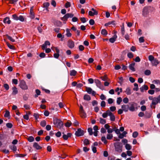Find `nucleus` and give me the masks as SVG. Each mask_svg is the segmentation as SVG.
<instances>
[{"label": "nucleus", "mask_w": 160, "mask_h": 160, "mask_svg": "<svg viewBox=\"0 0 160 160\" xmlns=\"http://www.w3.org/2000/svg\"><path fill=\"white\" fill-rule=\"evenodd\" d=\"M110 111L109 110H107L106 112H104L102 114V117L104 118H105L107 116L109 115L110 112Z\"/></svg>", "instance_id": "a211bd4d"}, {"label": "nucleus", "mask_w": 160, "mask_h": 160, "mask_svg": "<svg viewBox=\"0 0 160 160\" xmlns=\"http://www.w3.org/2000/svg\"><path fill=\"white\" fill-rule=\"evenodd\" d=\"M33 147L37 150L41 149L42 148L36 142H35L33 144Z\"/></svg>", "instance_id": "ddd939ff"}, {"label": "nucleus", "mask_w": 160, "mask_h": 160, "mask_svg": "<svg viewBox=\"0 0 160 160\" xmlns=\"http://www.w3.org/2000/svg\"><path fill=\"white\" fill-rule=\"evenodd\" d=\"M115 150L116 151L120 152L122 151V146L119 142H115L114 143Z\"/></svg>", "instance_id": "f257e3e1"}, {"label": "nucleus", "mask_w": 160, "mask_h": 160, "mask_svg": "<svg viewBox=\"0 0 160 160\" xmlns=\"http://www.w3.org/2000/svg\"><path fill=\"white\" fill-rule=\"evenodd\" d=\"M95 82L96 83V86L100 89H102L103 85L101 82L98 79H95Z\"/></svg>", "instance_id": "0eeeda50"}, {"label": "nucleus", "mask_w": 160, "mask_h": 160, "mask_svg": "<svg viewBox=\"0 0 160 160\" xmlns=\"http://www.w3.org/2000/svg\"><path fill=\"white\" fill-rule=\"evenodd\" d=\"M36 93L37 94L36 95L35 94L34 95V97L35 98H37L38 97V95H40L41 92L39 90L36 89Z\"/></svg>", "instance_id": "f704fd0d"}, {"label": "nucleus", "mask_w": 160, "mask_h": 160, "mask_svg": "<svg viewBox=\"0 0 160 160\" xmlns=\"http://www.w3.org/2000/svg\"><path fill=\"white\" fill-rule=\"evenodd\" d=\"M46 124V121L43 120L40 123L42 127H44Z\"/></svg>", "instance_id": "79ce46f5"}, {"label": "nucleus", "mask_w": 160, "mask_h": 160, "mask_svg": "<svg viewBox=\"0 0 160 160\" xmlns=\"http://www.w3.org/2000/svg\"><path fill=\"white\" fill-rule=\"evenodd\" d=\"M101 78L103 81H108V78L106 75H105L103 77H101Z\"/></svg>", "instance_id": "e433bc0d"}, {"label": "nucleus", "mask_w": 160, "mask_h": 160, "mask_svg": "<svg viewBox=\"0 0 160 160\" xmlns=\"http://www.w3.org/2000/svg\"><path fill=\"white\" fill-rule=\"evenodd\" d=\"M68 18V15L67 14H66L61 18V20L64 21H66Z\"/></svg>", "instance_id": "bb28decb"}, {"label": "nucleus", "mask_w": 160, "mask_h": 160, "mask_svg": "<svg viewBox=\"0 0 160 160\" xmlns=\"http://www.w3.org/2000/svg\"><path fill=\"white\" fill-rule=\"evenodd\" d=\"M92 11H92H90L88 12L89 15L90 16H93L94 15H97L98 14V12L97 11H96L95 9L93 8H92L91 9Z\"/></svg>", "instance_id": "1a4fd4ad"}, {"label": "nucleus", "mask_w": 160, "mask_h": 160, "mask_svg": "<svg viewBox=\"0 0 160 160\" xmlns=\"http://www.w3.org/2000/svg\"><path fill=\"white\" fill-rule=\"evenodd\" d=\"M28 139L29 142H31L34 141V138L32 136H30L28 138Z\"/></svg>", "instance_id": "37998d69"}, {"label": "nucleus", "mask_w": 160, "mask_h": 160, "mask_svg": "<svg viewBox=\"0 0 160 160\" xmlns=\"http://www.w3.org/2000/svg\"><path fill=\"white\" fill-rule=\"evenodd\" d=\"M10 148L13 151H16L17 150V147L15 146H10Z\"/></svg>", "instance_id": "473e14b6"}, {"label": "nucleus", "mask_w": 160, "mask_h": 160, "mask_svg": "<svg viewBox=\"0 0 160 160\" xmlns=\"http://www.w3.org/2000/svg\"><path fill=\"white\" fill-rule=\"evenodd\" d=\"M159 102V101L158 98H154L152 100V105H155L157 104Z\"/></svg>", "instance_id": "2eb2a0df"}, {"label": "nucleus", "mask_w": 160, "mask_h": 160, "mask_svg": "<svg viewBox=\"0 0 160 160\" xmlns=\"http://www.w3.org/2000/svg\"><path fill=\"white\" fill-rule=\"evenodd\" d=\"M54 124L55 126L58 128H61L63 125L62 122L59 120L54 121Z\"/></svg>", "instance_id": "f03ea898"}, {"label": "nucleus", "mask_w": 160, "mask_h": 160, "mask_svg": "<svg viewBox=\"0 0 160 160\" xmlns=\"http://www.w3.org/2000/svg\"><path fill=\"white\" fill-rule=\"evenodd\" d=\"M124 92L128 95H130L131 94L132 92L131 91V89L129 87H127Z\"/></svg>", "instance_id": "dca6fc26"}, {"label": "nucleus", "mask_w": 160, "mask_h": 160, "mask_svg": "<svg viewBox=\"0 0 160 160\" xmlns=\"http://www.w3.org/2000/svg\"><path fill=\"white\" fill-rule=\"evenodd\" d=\"M6 126L9 128H11L12 127V125L11 123H8L6 124Z\"/></svg>", "instance_id": "4d7b16f0"}, {"label": "nucleus", "mask_w": 160, "mask_h": 160, "mask_svg": "<svg viewBox=\"0 0 160 160\" xmlns=\"http://www.w3.org/2000/svg\"><path fill=\"white\" fill-rule=\"evenodd\" d=\"M144 74L146 75H149L151 74V72L149 70H147L145 71Z\"/></svg>", "instance_id": "864d4df0"}, {"label": "nucleus", "mask_w": 160, "mask_h": 160, "mask_svg": "<svg viewBox=\"0 0 160 160\" xmlns=\"http://www.w3.org/2000/svg\"><path fill=\"white\" fill-rule=\"evenodd\" d=\"M136 104L134 102H132L130 106L129 107V109L132 112L134 111L135 110V106Z\"/></svg>", "instance_id": "9d476101"}, {"label": "nucleus", "mask_w": 160, "mask_h": 160, "mask_svg": "<svg viewBox=\"0 0 160 160\" xmlns=\"http://www.w3.org/2000/svg\"><path fill=\"white\" fill-rule=\"evenodd\" d=\"M135 64V63L134 62H133L129 65V69L132 71H135V69L134 67Z\"/></svg>", "instance_id": "4468645a"}, {"label": "nucleus", "mask_w": 160, "mask_h": 160, "mask_svg": "<svg viewBox=\"0 0 160 160\" xmlns=\"http://www.w3.org/2000/svg\"><path fill=\"white\" fill-rule=\"evenodd\" d=\"M86 91L89 94H92L93 96H95L96 94V92L94 91H93L91 88L89 87H86Z\"/></svg>", "instance_id": "6e6552de"}, {"label": "nucleus", "mask_w": 160, "mask_h": 160, "mask_svg": "<svg viewBox=\"0 0 160 160\" xmlns=\"http://www.w3.org/2000/svg\"><path fill=\"white\" fill-rule=\"evenodd\" d=\"M110 111L113 112L116 110V108L115 106H112L110 108Z\"/></svg>", "instance_id": "6e6d98bb"}, {"label": "nucleus", "mask_w": 160, "mask_h": 160, "mask_svg": "<svg viewBox=\"0 0 160 160\" xmlns=\"http://www.w3.org/2000/svg\"><path fill=\"white\" fill-rule=\"evenodd\" d=\"M129 99L127 97L124 98L123 99V101L125 103H127L128 102Z\"/></svg>", "instance_id": "de8ad7c7"}, {"label": "nucleus", "mask_w": 160, "mask_h": 160, "mask_svg": "<svg viewBox=\"0 0 160 160\" xmlns=\"http://www.w3.org/2000/svg\"><path fill=\"white\" fill-rule=\"evenodd\" d=\"M88 131L90 135H91L93 134L92 128H88Z\"/></svg>", "instance_id": "3c124183"}, {"label": "nucleus", "mask_w": 160, "mask_h": 160, "mask_svg": "<svg viewBox=\"0 0 160 160\" xmlns=\"http://www.w3.org/2000/svg\"><path fill=\"white\" fill-rule=\"evenodd\" d=\"M101 140L105 144H106L107 143V141L106 139V137L104 136L102 137L101 138Z\"/></svg>", "instance_id": "72a5a7b5"}, {"label": "nucleus", "mask_w": 160, "mask_h": 160, "mask_svg": "<svg viewBox=\"0 0 160 160\" xmlns=\"http://www.w3.org/2000/svg\"><path fill=\"white\" fill-rule=\"evenodd\" d=\"M134 85L135 88H133V90L134 91H138V84L136 83H134Z\"/></svg>", "instance_id": "a19ab883"}, {"label": "nucleus", "mask_w": 160, "mask_h": 160, "mask_svg": "<svg viewBox=\"0 0 160 160\" xmlns=\"http://www.w3.org/2000/svg\"><path fill=\"white\" fill-rule=\"evenodd\" d=\"M12 18L15 20H18V16L16 14H14L12 15Z\"/></svg>", "instance_id": "13d9d810"}, {"label": "nucleus", "mask_w": 160, "mask_h": 160, "mask_svg": "<svg viewBox=\"0 0 160 160\" xmlns=\"http://www.w3.org/2000/svg\"><path fill=\"white\" fill-rule=\"evenodd\" d=\"M117 38V35H115L113 36V37L109 39V41L110 42L113 43L115 41Z\"/></svg>", "instance_id": "5701e85b"}, {"label": "nucleus", "mask_w": 160, "mask_h": 160, "mask_svg": "<svg viewBox=\"0 0 160 160\" xmlns=\"http://www.w3.org/2000/svg\"><path fill=\"white\" fill-rule=\"evenodd\" d=\"M121 32L122 36H124L125 33V30L124 28V24L121 28Z\"/></svg>", "instance_id": "c85d7f7f"}, {"label": "nucleus", "mask_w": 160, "mask_h": 160, "mask_svg": "<svg viewBox=\"0 0 160 160\" xmlns=\"http://www.w3.org/2000/svg\"><path fill=\"white\" fill-rule=\"evenodd\" d=\"M127 55L128 57L130 58H132L133 57V55L132 53L131 52H128Z\"/></svg>", "instance_id": "49530a36"}, {"label": "nucleus", "mask_w": 160, "mask_h": 160, "mask_svg": "<svg viewBox=\"0 0 160 160\" xmlns=\"http://www.w3.org/2000/svg\"><path fill=\"white\" fill-rule=\"evenodd\" d=\"M83 98L85 100L89 101L91 100V98L89 95L85 94L84 95Z\"/></svg>", "instance_id": "a878e982"}, {"label": "nucleus", "mask_w": 160, "mask_h": 160, "mask_svg": "<svg viewBox=\"0 0 160 160\" xmlns=\"http://www.w3.org/2000/svg\"><path fill=\"white\" fill-rule=\"evenodd\" d=\"M46 54L43 52H42L39 54V56L41 58H44L45 57Z\"/></svg>", "instance_id": "774afa93"}, {"label": "nucleus", "mask_w": 160, "mask_h": 160, "mask_svg": "<svg viewBox=\"0 0 160 160\" xmlns=\"http://www.w3.org/2000/svg\"><path fill=\"white\" fill-rule=\"evenodd\" d=\"M79 114L82 118H85L86 117V114L83 109L82 106L81 105L79 110Z\"/></svg>", "instance_id": "7ed1b4c3"}, {"label": "nucleus", "mask_w": 160, "mask_h": 160, "mask_svg": "<svg viewBox=\"0 0 160 160\" xmlns=\"http://www.w3.org/2000/svg\"><path fill=\"white\" fill-rule=\"evenodd\" d=\"M8 38L10 40V41L12 42H15V40L13 38H12L11 37L9 36L8 35L7 36Z\"/></svg>", "instance_id": "bf43d9fd"}, {"label": "nucleus", "mask_w": 160, "mask_h": 160, "mask_svg": "<svg viewBox=\"0 0 160 160\" xmlns=\"http://www.w3.org/2000/svg\"><path fill=\"white\" fill-rule=\"evenodd\" d=\"M101 34L104 35H106L107 34V32L106 30L103 29L101 31Z\"/></svg>", "instance_id": "58836bf2"}, {"label": "nucleus", "mask_w": 160, "mask_h": 160, "mask_svg": "<svg viewBox=\"0 0 160 160\" xmlns=\"http://www.w3.org/2000/svg\"><path fill=\"white\" fill-rule=\"evenodd\" d=\"M3 22L5 23H7L8 24L11 23V21L10 20L9 18L7 17L4 18L3 20Z\"/></svg>", "instance_id": "aec40b11"}, {"label": "nucleus", "mask_w": 160, "mask_h": 160, "mask_svg": "<svg viewBox=\"0 0 160 160\" xmlns=\"http://www.w3.org/2000/svg\"><path fill=\"white\" fill-rule=\"evenodd\" d=\"M18 20L21 22H23L24 20V18L23 16L22 15H20L19 16H18Z\"/></svg>", "instance_id": "cd10ccee"}, {"label": "nucleus", "mask_w": 160, "mask_h": 160, "mask_svg": "<svg viewBox=\"0 0 160 160\" xmlns=\"http://www.w3.org/2000/svg\"><path fill=\"white\" fill-rule=\"evenodd\" d=\"M30 17L32 19H33L35 18L34 14L33 12H30Z\"/></svg>", "instance_id": "8fccbe9b"}, {"label": "nucleus", "mask_w": 160, "mask_h": 160, "mask_svg": "<svg viewBox=\"0 0 160 160\" xmlns=\"http://www.w3.org/2000/svg\"><path fill=\"white\" fill-rule=\"evenodd\" d=\"M63 134L62 137L65 140H67L68 138L70 137L71 136L72 134L71 133H68L67 134V135L64 134V133H62Z\"/></svg>", "instance_id": "6ab92c4d"}, {"label": "nucleus", "mask_w": 160, "mask_h": 160, "mask_svg": "<svg viewBox=\"0 0 160 160\" xmlns=\"http://www.w3.org/2000/svg\"><path fill=\"white\" fill-rule=\"evenodd\" d=\"M113 138V135L112 134H108L107 135V138L108 140L111 139Z\"/></svg>", "instance_id": "4c0bfd02"}, {"label": "nucleus", "mask_w": 160, "mask_h": 160, "mask_svg": "<svg viewBox=\"0 0 160 160\" xmlns=\"http://www.w3.org/2000/svg\"><path fill=\"white\" fill-rule=\"evenodd\" d=\"M100 123L102 124H104L106 123V121L105 119L102 118H100Z\"/></svg>", "instance_id": "2f4dec72"}, {"label": "nucleus", "mask_w": 160, "mask_h": 160, "mask_svg": "<svg viewBox=\"0 0 160 160\" xmlns=\"http://www.w3.org/2000/svg\"><path fill=\"white\" fill-rule=\"evenodd\" d=\"M125 148L127 150H129L131 148V146L128 144H126L125 146Z\"/></svg>", "instance_id": "ea45409f"}, {"label": "nucleus", "mask_w": 160, "mask_h": 160, "mask_svg": "<svg viewBox=\"0 0 160 160\" xmlns=\"http://www.w3.org/2000/svg\"><path fill=\"white\" fill-rule=\"evenodd\" d=\"M109 116L110 117V119L111 121H115V116L111 112H110Z\"/></svg>", "instance_id": "393cba45"}, {"label": "nucleus", "mask_w": 160, "mask_h": 160, "mask_svg": "<svg viewBox=\"0 0 160 160\" xmlns=\"http://www.w3.org/2000/svg\"><path fill=\"white\" fill-rule=\"evenodd\" d=\"M139 41L140 42L142 43L144 41V37H142L139 38Z\"/></svg>", "instance_id": "680f3d73"}, {"label": "nucleus", "mask_w": 160, "mask_h": 160, "mask_svg": "<svg viewBox=\"0 0 160 160\" xmlns=\"http://www.w3.org/2000/svg\"><path fill=\"white\" fill-rule=\"evenodd\" d=\"M3 87L6 89V90H8L9 88V85L7 84H5L3 85Z\"/></svg>", "instance_id": "e2e57ef3"}, {"label": "nucleus", "mask_w": 160, "mask_h": 160, "mask_svg": "<svg viewBox=\"0 0 160 160\" xmlns=\"http://www.w3.org/2000/svg\"><path fill=\"white\" fill-rule=\"evenodd\" d=\"M12 94L13 95H15L18 93V91L17 88L15 87H13L12 88Z\"/></svg>", "instance_id": "4be33fe9"}, {"label": "nucleus", "mask_w": 160, "mask_h": 160, "mask_svg": "<svg viewBox=\"0 0 160 160\" xmlns=\"http://www.w3.org/2000/svg\"><path fill=\"white\" fill-rule=\"evenodd\" d=\"M77 73V72L75 70H72L70 71V75L71 76H75Z\"/></svg>", "instance_id": "c756f323"}, {"label": "nucleus", "mask_w": 160, "mask_h": 160, "mask_svg": "<svg viewBox=\"0 0 160 160\" xmlns=\"http://www.w3.org/2000/svg\"><path fill=\"white\" fill-rule=\"evenodd\" d=\"M108 102L109 104H112L113 102V100L111 98H109L108 100Z\"/></svg>", "instance_id": "052dcab7"}, {"label": "nucleus", "mask_w": 160, "mask_h": 160, "mask_svg": "<svg viewBox=\"0 0 160 160\" xmlns=\"http://www.w3.org/2000/svg\"><path fill=\"white\" fill-rule=\"evenodd\" d=\"M148 59L149 61L152 62L155 58L152 55H149L148 57Z\"/></svg>", "instance_id": "5fc2aeb1"}, {"label": "nucleus", "mask_w": 160, "mask_h": 160, "mask_svg": "<svg viewBox=\"0 0 160 160\" xmlns=\"http://www.w3.org/2000/svg\"><path fill=\"white\" fill-rule=\"evenodd\" d=\"M122 110L125 112H127L129 109V106L128 105H123L121 106Z\"/></svg>", "instance_id": "f8f14e48"}, {"label": "nucleus", "mask_w": 160, "mask_h": 160, "mask_svg": "<svg viewBox=\"0 0 160 160\" xmlns=\"http://www.w3.org/2000/svg\"><path fill=\"white\" fill-rule=\"evenodd\" d=\"M49 6V3L48 2H45L43 3L44 7L46 8V9H47L48 8Z\"/></svg>", "instance_id": "603ef678"}, {"label": "nucleus", "mask_w": 160, "mask_h": 160, "mask_svg": "<svg viewBox=\"0 0 160 160\" xmlns=\"http://www.w3.org/2000/svg\"><path fill=\"white\" fill-rule=\"evenodd\" d=\"M138 135V133L137 132H134L132 133V137L134 138H136Z\"/></svg>", "instance_id": "09e8293b"}, {"label": "nucleus", "mask_w": 160, "mask_h": 160, "mask_svg": "<svg viewBox=\"0 0 160 160\" xmlns=\"http://www.w3.org/2000/svg\"><path fill=\"white\" fill-rule=\"evenodd\" d=\"M72 124V123L70 121H68L65 124V125L66 127H70Z\"/></svg>", "instance_id": "c9c22d12"}, {"label": "nucleus", "mask_w": 160, "mask_h": 160, "mask_svg": "<svg viewBox=\"0 0 160 160\" xmlns=\"http://www.w3.org/2000/svg\"><path fill=\"white\" fill-rule=\"evenodd\" d=\"M84 134V131L81 128H78L76 131L75 135L78 137H80L83 135Z\"/></svg>", "instance_id": "39448f33"}, {"label": "nucleus", "mask_w": 160, "mask_h": 160, "mask_svg": "<svg viewBox=\"0 0 160 160\" xmlns=\"http://www.w3.org/2000/svg\"><path fill=\"white\" fill-rule=\"evenodd\" d=\"M101 106L102 107H104L106 106V103L104 101H102L101 103Z\"/></svg>", "instance_id": "0e129e2a"}, {"label": "nucleus", "mask_w": 160, "mask_h": 160, "mask_svg": "<svg viewBox=\"0 0 160 160\" xmlns=\"http://www.w3.org/2000/svg\"><path fill=\"white\" fill-rule=\"evenodd\" d=\"M122 101V99L121 97H118L117 98V103L118 104H120L121 102Z\"/></svg>", "instance_id": "7c9ffc66"}, {"label": "nucleus", "mask_w": 160, "mask_h": 160, "mask_svg": "<svg viewBox=\"0 0 160 160\" xmlns=\"http://www.w3.org/2000/svg\"><path fill=\"white\" fill-rule=\"evenodd\" d=\"M67 45L70 48H72L74 47V42L72 40H69L68 42Z\"/></svg>", "instance_id": "423d86ee"}, {"label": "nucleus", "mask_w": 160, "mask_h": 160, "mask_svg": "<svg viewBox=\"0 0 160 160\" xmlns=\"http://www.w3.org/2000/svg\"><path fill=\"white\" fill-rule=\"evenodd\" d=\"M24 107L27 110H29L30 109V105L28 104H24Z\"/></svg>", "instance_id": "69168bd1"}, {"label": "nucleus", "mask_w": 160, "mask_h": 160, "mask_svg": "<svg viewBox=\"0 0 160 160\" xmlns=\"http://www.w3.org/2000/svg\"><path fill=\"white\" fill-rule=\"evenodd\" d=\"M19 86L23 90H26L28 88V86L24 80H22L20 81Z\"/></svg>", "instance_id": "20e7f679"}, {"label": "nucleus", "mask_w": 160, "mask_h": 160, "mask_svg": "<svg viewBox=\"0 0 160 160\" xmlns=\"http://www.w3.org/2000/svg\"><path fill=\"white\" fill-rule=\"evenodd\" d=\"M84 143L86 145H87L89 144V140L87 139H85L84 141Z\"/></svg>", "instance_id": "a18cd8bd"}, {"label": "nucleus", "mask_w": 160, "mask_h": 160, "mask_svg": "<svg viewBox=\"0 0 160 160\" xmlns=\"http://www.w3.org/2000/svg\"><path fill=\"white\" fill-rule=\"evenodd\" d=\"M148 88V86L145 85H144L142 86L141 88H140V89L141 92H143L144 90H147Z\"/></svg>", "instance_id": "412c9836"}, {"label": "nucleus", "mask_w": 160, "mask_h": 160, "mask_svg": "<svg viewBox=\"0 0 160 160\" xmlns=\"http://www.w3.org/2000/svg\"><path fill=\"white\" fill-rule=\"evenodd\" d=\"M71 30L68 28L66 29V35L67 37H70L72 36V34L70 32Z\"/></svg>", "instance_id": "b1692460"}, {"label": "nucleus", "mask_w": 160, "mask_h": 160, "mask_svg": "<svg viewBox=\"0 0 160 160\" xmlns=\"http://www.w3.org/2000/svg\"><path fill=\"white\" fill-rule=\"evenodd\" d=\"M10 116V112L9 111H6L4 114L5 117H8Z\"/></svg>", "instance_id": "c03bdc74"}, {"label": "nucleus", "mask_w": 160, "mask_h": 160, "mask_svg": "<svg viewBox=\"0 0 160 160\" xmlns=\"http://www.w3.org/2000/svg\"><path fill=\"white\" fill-rule=\"evenodd\" d=\"M149 11L147 8L145 7L143 8L142 11V15L144 17H146L148 14Z\"/></svg>", "instance_id": "9b49d317"}, {"label": "nucleus", "mask_w": 160, "mask_h": 160, "mask_svg": "<svg viewBox=\"0 0 160 160\" xmlns=\"http://www.w3.org/2000/svg\"><path fill=\"white\" fill-rule=\"evenodd\" d=\"M140 58L138 56L135 59H134V60L137 62H139L140 61Z\"/></svg>", "instance_id": "338daca9"}, {"label": "nucleus", "mask_w": 160, "mask_h": 160, "mask_svg": "<svg viewBox=\"0 0 160 160\" xmlns=\"http://www.w3.org/2000/svg\"><path fill=\"white\" fill-rule=\"evenodd\" d=\"M151 62L153 66H157L159 63L158 61L156 59H154Z\"/></svg>", "instance_id": "f3484780"}]
</instances>
